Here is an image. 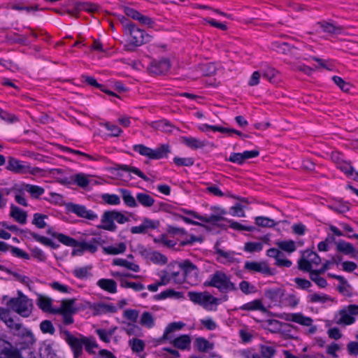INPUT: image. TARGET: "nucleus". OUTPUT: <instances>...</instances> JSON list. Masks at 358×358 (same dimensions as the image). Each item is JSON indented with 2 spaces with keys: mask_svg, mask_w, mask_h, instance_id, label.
I'll return each mask as SVG.
<instances>
[{
  "mask_svg": "<svg viewBox=\"0 0 358 358\" xmlns=\"http://www.w3.org/2000/svg\"><path fill=\"white\" fill-rule=\"evenodd\" d=\"M206 287H213L222 293H227L237 289L235 284L231 281L230 275L222 271H217L210 275L209 280L204 282Z\"/></svg>",
  "mask_w": 358,
  "mask_h": 358,
  "instance_id": "obj_1",
  "label": "nucleus"
},
{
  "mask_svg": "<svg viewBox=\"0 0 358 358\" xmlns=\"http://www.w3.org/2000/svg\"><path fill=\"white\" fill-rule=\"evenodd\" d=\"M122 23L126 32L131 37V44L134 46H140L143 43L150 41L151 36L146 34L143 29L138 28L134 23L122 17Z\"/></svg>",
  "mask_w": 358,
  "mask_h": 358,
  "instance_id": "obj_2",
  "label": "nucleus"
},
{
  "mask_svg": "<svg viewBox=\"0 0 358 358\" xmlns=\"http://www.w3.org/2000/svg\"><path fill=\"white\" fill-rule=\"evenodd\" d=\"M129 220V219L120 211L107 210L103 213L101 217V222L102 224L98 227L109 231H115L117 226L114 221L119 224H124Z\"/></svg>",
  "mask_w": 358,
  "mask_h": 358,
  "instance_id": "obj_3",
  "label": "nucleus"
},
{
  "mask_svg": "<svg viewBox=\"0 0 358 358\" xmlns=\"http://www.w3.org/2000/svg\"><path fill=\"white\" fill-rule=\"evenodd\" d=\"M7 306L23 317H29L33 308L31 300L21 293L19 297L10 299L7 302Z\"/></svg>",
  "mask_w": 358,
  "mask_h": 358,
  "instance_id": "obj_4",
  "label": "nucleus"
},
{
  "mask_svg": "<svg viewBox=\"0 0 358 358\" xmlns=\"http://www.w3.org/2000/svg\"><path fill=\"white\" fill-rule=\"evenodd\" d=\"M133 150L141 155L151 159H159L167 156L171 152L170 147L167 144L161 145L156 149H151L143 144H137L133 146Z\"/></svg>",
  "mask_w": 358,
  "mask_h": 358,
  "instance_id": "obj_5",
  "label": "nucleus"
},
{
  "mask_svg": "<svg viewBox=\"0 0 358 358\" xmlns=\"http://www.w3.org/2000/svg\"><path fill=\"white\" fill-rule=\"evenodd\" d=\"M60 328L61 337L69 344L73 352L75 358H78L83 354V336L76 337L62 326Z\"/></svg>",
  "mask_w": 358,
  "mask_h": 358,
  "instance_id": "obj_6",
  "label": "nucleus"
},
{
  "mask_svg": "<svg viewBox=\"0 0 358 358\" xmlns=\"http://www.w3.org/2000/svg\"><path fill=\"white\" fill-rule=\"evenodd\" d=\"M6 169L8 171L19 174L31 173L36 175L41 172L39 168H33L27 162L18 160L13 157L8 158Z\"/></svg>",
  "mask_w": 358,
  "mask_h": 358,
  "instance_id": "obj_7",
  "label": "nucleus"
},
{
  "mask_svg": "<svg viewBox=\"0 0 358 358\" xmlns=\"http://www.w3.org/2000/svg\"><path fill=\"white\" fill-rule=\"evenodd\" d=\"M18 338L16 342V348L15 350L26 352L30 350L31 347L35 343V338L31 330L25 329L21 334L16 335Z\"/></svg>",
  "mask_w": 358,
  "mask_h": 358,
  "instance_id": "obj_8",
  "label": "nucleus"
},
{
  "mask_svg": "<svg viewBox=\"0 0 358 358\" xmlns=\"http://www.w3.org/2000/svg\"><path fill=\"white\" fill-rule=\"evenodd\" d=\"M340 317L336 321L337 324L350 325L355 322L353 315H358V306L349 305L346 308H343L338 313Z\"/></svg>",
  "mask_w": 358,
  "mask_h": 358,
  "instance_id": "obj_9",
  "label": "nucleus"
},
{
  "mask_svg": "<svg viewBox=\"0 0 358 358\" xmlns=\"http://www.w3.org/2000/svg\"><path fill=\"white\" fill-rule=\"evenodd\" d=\"M188 296L192 302L201 305L205 308H208L209 305L217 303V301L208 292H189Z\"/></svg>",
  "mask_w": 358,
  "mask_h": 358,
  "instance_id": "obj_10",
  "label": "nucleus"
},
{
  "mask_svg": "<svg viewBox=\"0 0 358 358\" xmlns=\"http://www.w3.org/2000/svg\"><path fill=\"white\" fill-rule=\"evenodd\" d=\"M244 268L250 272H257L266 275H273L274 274L265 262H246Z\"/></svg>",
  "mask_w": 358,
  "mask_h": 358,
  "instance_id": "obj_11",
  "label": "nucleus"
},
{
  "mask_svg": "<svg viewBox=\"0 0 358 358\" xmlns=\"http://www.w3.org/2000/svg\"><path fill=\"white\" fill-rule=\"evenodd\" d=\"M69 211L76 214L80 217H83L90 220H94L98 216L94 211L87 210L85 206L78 204L70 203L67 206Z\"/></svg>",
  "mask_w": 358,
  "mask_h": 358,
  "instance_id": "obj_12",
  "label": "nucleus"
},
{
  "mask_svg": "<svg viewBox=\"0 0 358 358\" xmlns=\"http://www.w3.org/2000/svg\"><path fill=\"white\" fill-rule=\"evenodd\" d=\"M170 67V61L168 59H162L159 61H153L150 64L148 70L152 74L162 75L166 73Z\"/></svg>",
  "mask_w": 358,
  "mask_h": 358,
  "instance_id": "obj_13",
  "label": "nucleus"
},
{
  "mask_svg": "<svg viewBox=\"0 0 358 358\" xmlns=\"http://www.w3.org/2000/svg\"><path fill=\"white\" fill-rule=\"evenodd\" d=\"M89 182L90 180L87 176L83 173L72 175L69 178H64L61 180V183L62 184H76L82 188L86 187L89 185Z\"/></svg>",
  "mask_w": 358,
  "mask_h": 358,
  "instance_id": "obj_14",
  "label": "nucleus"
},
{
  "mask_svg": "<svg viewBox=\"0 0 358 358\" xmlns=\"http://www.w3.org/2000/svg\"><path fill=\"white\" fill-rule=\"evenodd\" d=\"M280 318L289 321V322H294L301 325L310 327L312 325L313 320L309 317H306L303 314L298 313H287L284 314L283 315L280 317Z\"/></svg>",
  "mask_w": 358,
  "mask_h": 358,
  "instance_id": "obj_15",
  "label": "nucleus"
},
{
  "mask_svg": "<svg viewBox=\"0 0 358 358\" xmlns=\"http://www.w3.org/2000/svg\"><path fill=\"white\" fill-rule=\"evenodd\" d=\"M20 356L17 350H15V348L4 339L0 338V358L10 357L17 358Z\"/></svg>",
  "mask_w": 358,
  "mask_h": 358,
  "instance_id": "obj_16",
  "label": "nucleus"
},
{
  "mask_svg": "<svg viewBox=\"0 0 358 358\" xmlns=\"http://www.w3.org/2000/svg\"><path fill=\"white\" fill-rule=\"evenodd\" d=\"M185 213L187 215H192L193 217L198 219L200 221L210 223L213 224H215L220 221L223 220L222 216L219 215H211L210 216L207 215H200L197 213L191 210H185Z\"/></svg>",
  "mask_w": 358,
  "mask_h": 358,
  "instance_id": "obj_17",
  "label": "nucleus"
},
{
  "mask_svg": "<svg viewBox=\"0 0 358 358\" xmlns=\"http://www.w3.org/2000/svg\"><path fill=\"white\" fill-rule=\"evenodd\" d=\"M273 48L275 49V50L280 53L282 54H290L292 57H295L296 59H299V57H297L296 50L297 48H296L294 46H291L287 43H279V42H275L273 43Z\"/></svg>",
  "mask_w": 358,
  "mask_h": 358,
  "instance_id": "obj_18",
  "label": "nucleus"
},
{
  "mask_svg": "<svg viewBox=\"0 0 358 358\" xmlns=\"http://www.w3.org/2000/svg\"><path fill=\"white\" fill-rule=\"evenodd\" d=\"M99 244H101V238H93L89 242L78 241L77 247L82 248L83 252L87 251L93 254L96 252Z\"/></svg>",
  "mask_w": 358,
  "mask_h": 358,
  "instance_id": "obj_19",
  "label": "nucleus"
},
{
  "mask_svg": "<svg viewBox=\"0 0 358 358\" xmlns=\"http://www.w3.org/2000/svg\"><path fill=\"white\" fill-rule=\"evenodd\" d=\"M182 142L189 148L194 150L203 148L208 144L206 141H201L192 136L182 137Z\"/></svg>",
  "mask_w": 358,
  "mask_h": 358,
  "instance_id": "obj_20",
  "label": "nucleus"
},
{
  "mask_svg": "<svg viewBox=\"0 0 358 358\" xmlns=\"http://www.w3.org/2000/svg\"><path fill=\"white\" fill-rule=\"evenodd\" d=\"M10 216L20 224H25L27 222V213L17 206L11 205Z\"/></svg>",
  "mask_w": 358,
  "mask_h": 358,
  "instance_id": "obj_21",
  "label": "nucleus"
},
{
  "mask_svg": "<svg viewBox=\"0 0 358 358\" xmlns=\"http://www.w3.org/2000/svg\"><path fill=\"white\" fill-rule=\"evenodd\" d=\"M172 343L178 349L184 350L190 348L191 338L189 336L184 334L176 338Z\"/></svg>",
  "mask_w": 358,
  "mask_h": 358,
  "instance_id": "obj_22",
  "label": "nucleus"
},
{
  "mask_svg": "<svg viewBox=\"0 0 358 358\" xmlns=\"http://www.w3.org/2000/svg\"><path fill=\"white\" fill-rule=\"evenodd\" d=\"M113 169H114V170H116V171L121 170V171H127V172H131V173H133L137 175L138 177H140L145 181L149 180V178L140 169H138V168H136L134 166H130L125 165V164H115Z\"/></svg>",
  "mask_w": 358,
  "mask_h": 358,
  "instance_id": "obj_23",
  "label": "nucleus"
},
{
  "mask_svg": "<svg viewBox=\"0 0 358 358\" xmlns=\"http://www.w3.org/2000/svg\"><path fill=\"white\" fill-rule=\"evenodd\" d=\"M96 285L108 292L112 294L117 292L116 282L112 279L101 278L97 281Z\"/></svg>",
  "mask_w": 358,
  "mask_h": 358,
  "instance_id": "obj_24",
  "label": "nucleus"
},
{
  "mask_svg": "<svg viewBox=\"0 0 358 358\" xmlns=\"http://www.w3.org/2000/svg\"><path fill=\"white\" fill-rule=\"evenodd\" d=\"M317 24L322 29L324 32L328 33L329 34H340L342 33L343 29L342 27L336 26L334 24L327 22H317Z\"/></svg>",
  "mask_w": 358,
  "mask_h": 358,
  "instance_id": "obj_25",
  "label": "nucleus"
},
{
  "mask_svg": "<svg viewBox=\"0 0 358 358\" xmlns=\"http://www.w3.org/2000/svg\"><path fill=\"white\" fill-rule=\"evenodd\" d=\"M75 8L78 11L85 10L92 13L99 12L101 9L99 5L91 2H76Z\"/></svg>",
  "mask_w": 358,
  "mask_h": 358,
  "instance_id": "obj_26",
  "label": "nucleus"
},
{
  "mask_svg": "<svg viewBox=\"0 0 358 358\" xmlns=\"http://www.w3.org/2000/svg\"><path fill=\"white\" fill-rule=\"evenodd\" d=\"M40 355L42 358H57L52 344L47 341H44L40 348Z\"/></svg>",
  "mask_w": 358,
  "mask_h": 358,
  "instance_id": "obj_27",
  "label": "nucleus"
},
{
  "mask_svg": "<svg viewBox=\"0 0 358 358\" xmlns=\"http://www.w3.org/2000/svg\"><path fill=\"white\" fill-rule=\"evenodd\" d=\"M141 253L142 255H146L155 264H166L167 263V258L159 252L155 251L149 252L147 250L144 249Z\"/></svg>",
  "mask_w": 358,
  "mask_h": 358,
  "instance_id": "obj_28",
  "label": "nucleus"
},
{
  "mask_svg": "<svg viewBox=\"0 0 358 358\" xmlns=\"http://www.w3.org/2000/svg\"><path fill=\"white\" fill-rule=\"evenodd\" d=\"M74 300H63L61 306L55 310L53 312L56 313H75L76 310L73 307Z\"/></svg>",
  "mask_w": 358,
  "mask_h": 358,
  "instance_id": "obj_29",
  "label": "nucleus"
},
{
  "mask_svg": "<svg viewBox=\"0 0 358 358\" xmlns=\"http://www.w3.org/2000/svg\"><path fill=\"white\" fill-rule=\"evenodd\" d=\"M180 267L182 269L184 275L187 278L189 275H197L199 270L196 266L189 260H185L181 263Z\"/></svg>",
  "mask_w": 358,
  "mask_h": 358,
  "instance_id": "obj_30",
  "label": "nucleus"
},
{
  "mask_svg": "<svg viewBox=\"0 0 358 358\" xmlns=\"http://www.w3.org/2000/svg\"><path fill=\"white\" fill-rule=\"evenodd\" d=\"M240 309L244 310H261L262 312L266 311V308L264 306L260 299H255L252 301L246 303L241 306Z\"/></svg>",
  "mask_w": 358,
  "mask_h": 358,
  "instance_id": "obj_31",
  "label": "nucleus"
},
{
  "mask_svg": "<svg viewBox=\"0 0 358 358\" xmlns=\"http://www.w3.org/2000/svg\"><path fill=\"white\" fill-rule=\"evenodd\" d=\"M5 324L10 331L15 336L21 334L26 329L21 323L15 322L11 317L6 321Z\"/></svg>",
  "mask_w": 358,
  "mask_h": 358,
  "instance_id": "obj_32",
  "label": "nucleus"
},
{
  "mask_svg": "<svg viewBox=\"0 0 358 358\" xmlns=\"http://www.w3.org/2000/svg\"><path fill=\"white\" fill-rule=\"evenodd\" d=\"M120 192L123 201L127 206L135 208L138 206L136 199L131 195L130 191L126 189H121Z\"/></svg>",
  "mask_w": 358,
  "mask_h": 358,
  "instance_id": "obj_33",
  "label": "nucleus"
},
{
  "mask_svg": "<svg viewBox=\"0 0 358 358\" xmlns=\"http://www.w3.org/2000/svg\"><path fill=\"white\" fill-rule=\"evenodd\" d=\"M136 200L140 204L146 208L151 207L155 203L154 198L145 193H138Z\"/></svg>",
  "mask_w": 358,
  "mask_h": 358,
  "instance_id": "obj_34",
  "label": "nucleus"
},
{
  "mask_svg": "<svg viewBox=\"0 0 358 358\" xmlns=\"http://www.w3.org/2000/svg\"><path fill=\"white\" fill-rule=\"evenodd\" d=\"M215 253L219 255V258H222L227 262H233L234 260V252L231 251H224L219 248V243L217 242L214 247Z\"/></svg>",
  "mask_w": 358,
  "mask_h": 358,
  "instance_id": "obj_35",
  "label": "nucleus"
},
{
  "mask_svg": "<svg viewBox=\"0 0 358 358\" xmlns=\"http://www.w3.org/2000/svg\"><path fill=\"white\" fill-rule=\"evenodd\" d=\"M37 305L45 312H52L55 310L51 309L52 300L50 298L40 295L37 299Z\"/></svg>",
  "mask_w": 358,
  "mask_h": 358,
  "instance_id": "obj_36",
  "label": "nucleus"
},
{
  "mask_svg": "<svg viewBox=\"0 0 358 358\" xmlns=\"http://www.w3.org/2000/svg\"><path fill=\"white\" fill-rule=\"evenodd\" d=\"M92 268V266L78 267L73 271V274L79 279H85L92 275L90 273Z\"/></svg>",
  "mask_w": 358,
  "mask_h": 358,
  "instance_id": "obj_37",
  "label": "nucleus"
},
{
  "mask_svg": "<svg viewBox=\"0 0 358 358\" xmlns=\"http://www.w3.org/2000/svg\"><path fill=\"white\" fill-rule=\"evenodd\" d=\"M24 189L26 192L29 193L33 198L36 199L41 196L45 192L43 187L30 184L25 185Z\"/></svg>",
  "mask_w": 358,
  "mask_h": 358,
  "instance_id": "obj_38",
  "label": "nucleus"
},
{
  "mask_svg": "<svg viewBox=\"0 0 358 358\" xmlns=\"http://www.w3.org/2000/svg\"><path fill=\"white\" fill-rule=\"evenodd\" d=\"M182 296V293L179 292H176L173 289H169L164 292H162L161 293L155 295L154 298L156 300H162L165 299L166 298H171V297H176V298H180Z\"/></svg>",
  "mask_w": 358,
  "mask_h": 358,
  "instance_id": "obj_39",
  "label": "nucleus"
},
{
  "mask_svg": "<svg viewBox=\"0 0 358 358\" xmlns=\"http://www.w3.org/2000/svg\"><path fill=\"white\" fill-rule=\"evenodd\" d=\"M275 244L280 250L289 253L294 252L296 249L295 242L292 240L278 241Z\"/></svg>",
  "mask_w": 358,
  "mask_h": 358,
  "instance_id": "obj_40",
  "label": "nucleus"
},
{
  "mask_svg": "<svg viewBox=\"0 0 358 358\" xmlns=\"http://www.w3.org/2000/svg\"><path fill=\"white\" fill-rule=\"evenodd\" d=\"M103 251L108 255H118L123 253L126 250V245L124 243H120L117 246L110 245L104 247Z\"/></svg>",
  "mask_w": 358,
  "mask_h": 358,
  "instance_id": "obj_41",
  "label": "nucleus"
},
{
  "mask_svg": "<svg viewBox=\"0 0 358 358\" xmlns=\"http://www.w3.org/2000/svg\"><path fill=\"white\" fill-rule=\"evenodd\" d=\"M113 264L125 267L134 272H138L140 269L138 265L129 262L127 260L123 259H115L113 260Z\"/></svg>",
  "mask_w": 358,
  "mask_h": 358,
  "instance_id": "obj_42",
  "label": "nucleus"
},
{
  "mask_svg": "<svg viewBox=\"0 0 358 358\" xmlns=\"http://www.w3.org/2000/svg\"><path fill=\"white\" fill-rule=\"evenodd\" d=\"M336 248L338 251L341 252L345 255L352 254L355 251L353 245L351 243H347L344 241H339L337 242Z\"/></svg>",
  "mask_w": 358,
  "mask_h": 358,
  "instance_id": "obj_43",
  "label": "nucleus"
},
{
  "mask_svg": "<svg viewBox=\"0 0 358 358\" xmlns=\"http://www.w3.org/2000/svg\"><path fill=\"white\" fill-rule=\"evenodd\" d=\"M55 235L58 241L60 243H63L64 245L73 248L77 247V245H78V241L70 236H68L63 234H59Z\"/></svg>",
  "mask_w": 358,
  "mask_h": 358,
  "instance_id": "obj_44",
  "label": "nucleus"
},
{
  "mask_svg": "<svg viewBox=\"0 0 358 358\" xmlns=\"http://www.w3.org/2000/svg\"><path fill=\"white\" fill-rule=\"evenodd\" d=\"M321 274L316 271H311L310 273V278L312 281L315 282L320 287L324 288L327 286V281L325 278L320 277Z\"/></svg>",
  "mask_w": 358,
  "mask_h": 358,
  "instance_id": "obj_45",
  "label": "nucleus"
},
{
  "mask_svg": "<svg viewBox=\"0 0 358 358\" xmlns=\"http://www.w3.org/2000/svg\"><path fill=\"white\" fill-rule=\"evenodd\" d=\"M140 324L148 328L153 327L155 320L152 315L149 312H143L141 317Z\"/></svg>",
  "mask_w": 358,
  "mask_h": 358,
  "instance_id": "obj_46",
  "label": "nucleus"
},
{
  "mask_svg": "<svg viewBox=\"0 0 358 358\" xmlns=\"http://www.w3.org/2000/svg\"><path fill=\"white\" fill-rule=\"evenodd\" d=\"M195 345L200 352H206L208 350L213 349V345L203 338H198L195 341Z\"/></svg>",
  "mask_w": 358,
  "mask_h": 358,
  "instance_id": "obj_47",
  "label": "nucleus"
},
{
  "mask_svg": "<svg viewBox=\"0 0 358 358\" xmlns=\"http://www.w3.org/2000/svg\"><path fill=\"white\" fill-rule=\"evenodd\" d=\"M48 217V215L44 214L38 213H34L32 224L38 229H43L47 225L46 222H45V219H47Z\"/></svg>",
  "mask_w": 358,
  "mask_h": 358,
  "instance_id": "obj_48",
  "label": "nucleus"
},
{
  "mask_svg": "<svg viewBox=\"0 0 358 358\" xmlns=\"http://www.w3.org/2000/svg\"><path fill=\"white\" fill-rule=\"evenodd\" d=\"M129 344L131 350L135 352H141L145 348V343L143 341L138 338H132L129 340Z\"/></svg>",
  "mask_w": 358,
  "mask_h": 358,
  "instance_id": "obj_49",
  "label": "nucleus"
},
{
  "mask_svg": "<svg viewBox=\"0 0 358 358\" xmlns=\"http://www.w3.org/2000/svg\"><path fill=\"white\" fill-rule=\"evenodd\" d=\"M282 294V290L279 288L266 289L264 292L265 296L273 301H277Z\"/></svg>",
  "mask_w": 358,
  "mask_h": 358,
  "instance_id": "obj_50",
  "label": "nucleus"
},
{
  "mask_svg": "<svg viewBox=\"0 0 358 358\" xmlns=\"http://www.w3.org/2000/svg\"><path fill=\"white\" fill-rule=\"evenodd\" d=\"M255 223L257 225L262 227H273L276 224L273 220L261 216L255 218Z\"/></svg>",
  "mask_w": 358,
  "mask_h": 358,
  "instance_id": "obj_51",
  "label": "nucleus"
},
{
  "mask_svg": "<svg viewBox=\"0 0 358 358\" xmlns=\"http://www.w3.org/2000/svg\"><path fill=\"white\" fill-rule=\"evenodd\" d=\"M309 301L311 303H324L327 301H331V299L327 294H319L314 293L308 296Z\"/></svg>",
  "mask_w": 358,
  "mask_h": 358,
  "instance_id": "obj_52",
  "label": "nucleus"
},
{
  "mask_svg": "<svg viewBox=\"0 0 358 358\" xmlns=\"http://www.w3.org/2000/svg\"><path fill=\"white\" fill-rule=\"evenodd\" d=\"M41 331L43 334H49L53 335L55 332V329L50 320H43L40 324Z\"/></svg>",
  "mask_w": 358,
  "mask_h": 358,
  "instance_id": "obj_53",
  "label": "nucleus"
},
{
  "mask_svg": "<svg viewBox=\"0 0 358 358\" xmlns=\"http://www.w3.org/2000/svg\"><path fill=\"white\" fill-rule=\"evenodd\" d=\"M239 288L245 294H250L257 292L256 287L249 282L243 280L239 284Z\"/></svg>",
  "mask_w": 358,
  "mask_h": 358,
  "instance_id": "obj_54",
  "label": "nucleus"
},
{
  "mask_svg": "<svg viewBox=\"0 0 358 358\" xmlns=\"http://www.w3.org/2000/svg\"><path fill=\"white\" fill-rule=\"evenodd\" d=\"M101 199L108 205H118L120 203V199L116 194H103L101 195Z\"/></svg>",
  "mask_w": 358,
  "mask_h": 358,
  "instance_id": "obj_55",
  "label": "nucleus"
},
{
  "mask_svg": "<svg viewBox=\"0 0 358 358\" xmlns=\"http://www.w3.org/2000/svg\"><path fill=\"white\" fill-rule=\"evenodd\" d=\"M262 248L263 245L260 242H248L244 246V250L249 252H260Z\"/></svg>",
  "mask_w": 358,
  "mask_h": 358,
  "instance_id": "obj_56",
  "label": "nucleus"
},
{
  "mask_svg": "<svg viewBox=\"0 0 358 358\" xmlns=\"http://www.w3.org/2000/svg\"><path fill=\"white\" fill-rule=\"evenodd\" d=\"M332 80H334V83L337 85L342 91L345 92H348L350 91V89L351 87L350 85L348 83H346L341 77L334 76H333Z\"/></svg>",
  "mask_w": 358,
  "mask_h": 358,
  "instance_id": "obj_57",
  "label": "nucleus"
},
{
  "mask_svg": "<svg viewBox=\"0 0 358 358\" xmlns=\"http://www.w3.org/2000/svg\"><path fill=\"white\" fill-rule=\"evenodd\" d=\"M261 355L264 358H272L275 354V350L272 346L262 345L260 347Z\"/></svg>",
  "mask_w": 358,
  "mask_h": 358,
  "instance_id": "obj_58",
  "label": "nucleus"
},
{
  "mask_svg": "<svg viewBox=\"0 0 358 358\" xmlns=\"http://www.w3.org/2000/svg\"><path fill=\"white\" fill-rule=\"evenodd\" d=\"M298 268L299 270L303 271H306L310 273L312 269V264L310 262L308 259H306L303 257L300 259L298 262Z\"/></svg>",
  "mask_w": 358,
  "mask_h": 358,
  "instance_id": "obj_59",
  "label": "nucleus"
},
{
  "mask_svg": "<svg viewBox=\"0 0 358 358\" xmlns=\"http://www.w3.org/2000/svg\"><path fill=\"white\" fill-rule=\"evenodd\" d=\"M139 311L135 309H127L124 311L123 316L127 320L136 322L138 317Z\"/></svg>",
  "mask_w": 358,
  "mask_h": 358,
  "instance_id": "obj_60",
  "label": "nucleus"
},
{
  "mask_svg": "<svg viewBox=\"0 0 358 358\" xmlns=\"http://www.w3.org/2000/svg\"><path fill=\"white\" fill-rule=\"evenodd\" d=\"M173 162L177 166H190L194 164V161L192 158H190V157L181 158V157H176L173 159Z\"/></svg>",
  "mask_w": 358,
  "mask_h": 358,
  "instance_id": "obj_61",
  "label": "nucleus"
},
{
  "mask_svg": "<svg viewBox=\"0 0 358 358\" xmlns=\"http://www.w3.org/2000/svg\"><path fill=\"white\" fill-rule=\"evenodd\" d=\"M27 233H28L30 236H31V237L33 238H34L36 241H38L45 245H50V243H52V241L50 239H49L45 236H40L35 232H32L29 230H27Z\"/></svg>",
  "mask_w": 358,
  "mask_h": 358,
  "instance_id": "obj_62",
  "label": "nucleus"
},
{
  "mask_svg": "<svg viewBox=\"0 0 358 358\" xmlns=\"http://www.w3.org/2000/svg\"><path fill=\"white\" fill-rule=\"evenodd\" d=\"M199 129L200 131H203V132L207 131L209 129H211L213 131H219L220 133H224L225 131L227 130V128H224L222 127L213 126V125H209L207 124H203L202 125H200L199 127Z\"/></svg>",
  "mask_w": 358,
  "mask_h": 358,
  "instance_id": "obj_63",
  "label": "nucleus"
},
{
  "mask_svg": "<svg viewBox=\"0 0 358 358\" xmlns=\"http://www.w3.org/2000/svg\"><path fill=\"white\" fill-rule=\"evenodd\" d=\"M347 350L350 355H358V342L350 341L347 345Z\"/></svg>",
  "mask_w": 358,
  "mask_h": 358,
  "instance_id": "obj_64",
  "label": "nucleus"
}]
</instances>
